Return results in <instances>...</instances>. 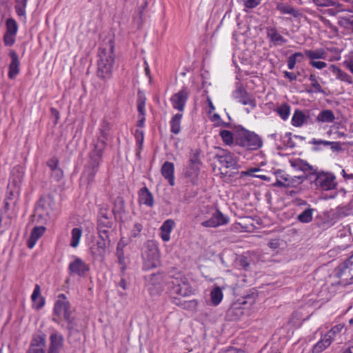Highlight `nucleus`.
<instances>
[{
	"label": "nucleus",
	"mask_w": 353,
	"mask_h": 353,
	"mask_svg": "<svg viewBox=\"0 0 353 353\" xmlns=\"http://www.w3.org/2000/svg\"><path fill=\"white\" fill-rule=\"evenodd\" d=\"M305 53L308 58L312 59V61H313V59H325L326 58V52L323 48L316 49L315 50H305Z\"/></svg>",
	"instance_id": "36"
},
{
	"label": "nucleus",
	"mask_w": 353,
	"mask_h": 353,
	"mask_svg": "<svg viewBox=\"0 0 353 353\" xmlns=\"http://www.w3.org/2000/svg\"><path fill=\"white\" fill-rule=\"evenodd\" d=\"M223 142L227 145L235 144V134L227 130H222L219 132Z\"/></svg>",
	"instance_id": "34"
},
{
	"label": "nucleus",
	"mask_w": 353,
	"mask_h": 353,
	"mask_svg": "<svg viewBox=\"0 0 353 353\" xmlns=\"http://www.w3.org/2000/svg\"><path fill=\"white\" fill-rule=\"evenodd\" d=\"M14 35L15 34H12L9 32H6L4 35V43L6 46H11L14 43Z\"/></svg>",
	"instance_id": "54"
},
{
	"label": "nucleus",
	"mask_w": 353,
	"mask_h": 353,
	"mask_svg": "<svg viewBox=\"0 0 353 353\" xmlns=\"http://www.w3.org/2000/svg\"><path fill=\"white\" fill-rule=\"evenodd\" d=\"M110 218L111 219V213L106 209L102 208L99 211V218Z\"/></svg>",
	"instance_id": "59"
},
{
	"label": "nucleus",
	"mask_w": 353,
	"mask_h": 353,
	"mask_svg": "<svg viewBox=\"0 0 353 353\" xmlns=\"http://www.w3.org/2000/svg\"><path fill=\"white\" fill-rule=\"evenodd\" d=\"M9 56L11 58V62L9 65L8 77L12 79L19 72V60L17 52L14 50L10 52Z\"/></svg>",
	"instance_id": "18"
},
{
	"label": "nucleus",
	"mask_w": 353,
	"mask_h": 353,
	"mask_svg": "<svg viewBox=\"0 0 353 353\" xmlns=\"http://www.w3.org/2000/svg\"><path fill=\"white\" fill-rule=\"evenodd\" d=\"M31 299L33 303L34 307L37 310H39L43 307L45 304V299L41 295V288L39 285H35L34 291L31 296Z\"/></svg>",
	"instance_id": "23"
},
{
	"label": "nucleus",
	"mask_w": 353,
	"mask_h": 353,
	"mask_svg": "<svg viewBox=\"0 0 353 353\" xmlns=\"http://www.w3.org/2000/svg\"><path fill=\"white\" fill-rule=\"evenodd\" d=\"M28 0H15L14 8L17 15L20 17L26 19V6Z\"/></svg>",
	"instance_id": "35"
},
{
	"label": "nucleus",
	"mask_w": 353,
	"mask_h": 353,
	"mask_svg": "<svg viewBox=\"0 0 353 353\" xmlns=\"http://www.w3.org/2000/svg\"><path fill=\"white\" fill-rule=\"evenodd\" d=\"M235 145L247 150H256L262 146L263 141L254 132L241 128L235 134Z\"/></svg>",
	"instance_id": "4"
},
{
	"label": "nucleus",
	"mask_w": 353,
	"mask_h": 353,
	"mask_svg": "<svg viewBox=\"0 0 353 353\" xmlns=\"http://www.w3.org/2000/svg\"><path fill=\"white\" fill-rule=\"evenodd\" d=\"M82 235V230L79 228H74L71 232V241L70 246L77 248L79 245V241Z\"/></svg>",
	"instance_id": "37"
},
{
	"label": "nucleus",
	"mask_w": 353,
	"mask_h": 353,
	"mask_svg": "<svg viewBox=\"0 0 353 353\" xmlns=\"http://www.w3.org/2000/svg\"><path fill=\"white\" fill-rule=\"evenodd\" d=\"M310 65H312L313 67L317 68V69H323L324 68L326 67L327 65V63L324 61H310Z\"/></svg>",
	"instance_id": "57"
},
{
	"label": "nucleus",
	"mask_w": 353,
	"mask_h": 353,
	"mask_svg": "<svg viewBox=\"0 0 353 353\" xmlns=\"http://www.w3.org/2000/svg\"><path fill=\"white\" fill-rule=\"evenodd\" d=\"M275 174L276 177L275 185L279 187L293 186L294 183H299L305 178L304 176L291 177L283 170L276 171Z\"/></svg>",
	"instance_id": "10"
},
{
	"label": "nucleus",
	"mask_w": 353,
	"mask_h": 353,
	"mask_svg": "<svg viewBox=\"0 0 353 353\" xmlns=\"http://www.w3.org/2000/svg\"><path fill=\"white\" fill-rule=\"evenodd\" d=\"M169 278H165L163 274H152L145 276L146 286L151 295L161 294L164 290L165 282L168 283Z\"/></svg>",
	"instance_id": "9"
},
{
	"label": "nucleus",
	"mask_w": 353,
	"mask_h": 353,
	"mask_svg": "<svg viewBox=\"0 0 353 353\" xmlns=\"http://www.w3.org/2000/svg\"><path fill=\"white\" fill-rule=\"evenodd\" d=\"M284 77L289 79L290 81H295L297 79V75L288 71L284 72Z\"/></svg>",
	"instance_id": "62"
},
{
	"label": "nucleus",
	"mask_w": 353,
	"mask_h": 353,
	"mask_svg": "<svg viewBox=\"0 0 353 353\" xmlns=\"http://www.w3.org/2000/svg\"><path fill=\"white\" fill-rule=\"evenodd\" d=\"M229 219L225 216L219 210H216L212 213L210 219L203 221L201 225L205 228H216L228 223Z\"/></svg>",
	"instance_id": "13"
},
{
	"label": "nucleus",
	"mask_w": 353,
	"mask_h": 353,
	"mask_svg": "<svg viewBox=\"0 0 353 353\" xmlns=\"http://www.w3.org/2000/svg\"><path fill=\"white\" fill-rule=\"evenodd\" d=\"M174 164L169 161H165L161 168V174L168 181L171 186H174Z\"/></svg>",
	"instance_id": "19"
},
{
	"label": "nucleus",
	"mask_w": 353,
	"mask_h": 353,
	"mask_svg": "<svg viewBox=\"0 0 353 353\" xmlns=\"http://www.w3.org/2000/svg\"><path fill=\"white\" fill-rule=\"evenodd\" d=\"M45 231L46 228L43 226L34 228L27 243L28 247L32 249L36 244L37 240L43 234Z\"/></svg>",
	"instance_id": "24"
},
{
	"label": "nucleus",
	"mask_w": 353,
	"mask_h": 353,
	"mask_svg": "<svg viewBox=\"0 0 353 353\" xmlns=\"http://www.w3.org/2000/svg\"><path fill=\"white\" fill-rule=\"evenodd\" d=\"M68 270L70 274L83 276L85 273L89 271L90 268L89 265L82 259L76 257L75 259L69 264Z\"/></svg>",
	"instance_id": "14"
},
{
	"label": "nucleus",
	"mask_w": 353,
	"mask_h": 353,
	"mask_svg": "<svg viewBox=\"0 0 353 353\" xmlns=\"http://www.w3.org/2000/svg\"><path fill=\"white\" fill-rule=\"evenodd\" d=\"M143 269L148 270L157 268L160 263L159 249L153 241H148L142 252Z\"/></svg>",
	"instance_id": "6"
},
{
	"label": "nucleus",
	"mask_w": 353,
	"mask_h": 353,
	"mask_svg": "<svg viewBox=\"0 0 353 353\" xmlns=\"http://www.w3.org/2000/svg\"><path fill=\"white\" fill-rule=\"evenodd\" d=\"M335 3H336V5H330V8H329L327 10V12L330 15L334 16L337 13L345 10V8H343L342 7L341 4H340L336 0H335Z\"/></svg>",
	"instance_id": "47"
},
{
	"label": "nucleus",
	"mask_w": 353,
	"mask_h": 353,
	"mask_svg": "<svg viewBox=\"0 0 353 353\" xmlns=\"http://www.w3.org/2000/svg\"><path fill=\"white\" fill-rule=\"evenodd\" d=\"M312 143L314 145H337L338 142H331L328 141H324V140H316L315 139H313Z\"/></svg>",
	"instance_id": "56"
},
{
	"label": "nucleus",
	"mask_w": 353,
	"mask_h": 353,
	"mask_svg": "<svg viewBox=\"0 0 353 353\" xmlns=\"http://www.w3.org/2000/svg\"><path fill=\"white\" fill-rule=\"evenodd\" d=\"M200 170L199 165L189 164L186 168L185 174L188 177H194L199 174Z\"/></svg>",
	"instance_id": "44"
},
{
	"label": "nucleus",
	"mask_w": 353,
	"mask_h": 353,
	"mask_svg": "<svg viewBox=\"0 0 353 353\" xmlns=\"http://www.w3.org/2000/svg\"><path fill=\"white\" fill-rule=\"evenodd\" d=\"M7 31L6 32L15 34L17 31V25L16 21L14 19H9L6 22Z\"/></svg>",
	"instance_id": "49"
},
{
	"label": "nucleus",
	"mask_w": 353,
	"mask_h": 353,
	"mask_svg": "<svg viewBox=\"0 0 353 353\" xmlns=\"http://www.w3.org/2000/svg\"><path fill=\"white\" fill-rule=\"evenodd\" d=\"M307 119V117L303 111L296 110L292 118V124L295 127H301L306 123Z\"/></svg>",
	"instance_id": "28"
},
{
	"label": "nucleus",
	"mask_w": 353,
	"mask_h": 353,
	"mask_svg": "<svg viewBox=\"0 0 353 353\" xmlns=\"http://www.w3.org/2000/svg\"><path fill=\"white\" fill-rule=\"evenodd\" d=\"M139 196L140 203L150 208L154 205V198L152 194L150 192L148 188L143 187L141 188L139 192Z\"/></svg>",
	"instance_id": "21"
},
{
	"label": "nucleus",
	"mask_w": 353,
	"mask_h": 353,
	"mask_svg": "<svg viewBox=\"0 0 353 353\" xmlns=\"http://www.w3.org/2000/svg\"><path fill=\"white\" fill-rule=\"evenodd\" d=\"M343 324H338L334 326L329 332H327L325 335L327 336L331 341H333L334 337L336 334H339L343 328Z\"/></svg>",
	"instance_id": "46"
},
{
	"label": "nucleus",
	"mask_w": 353,
	"mask_h": 353,
	"mask_svg": "<svg viewBox=\"0 0 353 353\" xmlns=\"http://www.w3.org/2000/svg\"><path fill=\"white\" fill-rule=\"evenodd\" d=\"M99 238H103L106 239H111V236L113 232L112 228H101L97 227Z\"/></svg>",
	"instance_id": "43"
},
{
	"label": "nucleus",
	"mask_w": 353,
	"mask_h": 353,
	"mask_svg": "<svg viewBox=\"0 0 353 353\" xmlns=\"http://www.w3.org/2000/svg\"><path fill=\"white\" fill-rule=\"evenodd\" d=\"M338 24L341 27L350 30L353 32V15L339 17Z\"/></svg>",
	"instance_id": "33"
},
{
	"label": "nucleus",
	"mask_w": 353,
	"mask_h": 353,
	"mask_svg": "<svg viewBox=\"0 0 353 353\" xmlns=\"http://www.w3.org/2000/svg\"><path fill=\"white\" fill-rule=\"evenodd\" d=\"M172 280L168 281L171 291L173 294L182 296H187L192 293V289L190 285L188 279L181 273L174 276H169Z\"/></svg>",
	"instance_id": "7"
},
{
	"label": "nucleus",
	"mask_w": 353,
	"mask_h": 353,
	"mask_svg": "<svg viewBox=\"0 0 353 353\" xmlns=\"http://www.w3.org/2000/svg\"><path fill=\"white\" fill-rule=\"evenodd\" d=\"M174 225V221L172 219H168L163 222L160 228L161 237L163 241L167 242L170 239V234Z\"/></svg>",
	"instance_id": "22"
},
{
	"label": "nucleus",
	"mask_w": 353,
	"mask_h": 353,
	"mask_svg": "<svg viewBox=\"0 0 353 353\" xmlns=\"http://www.w3.org/2000/svg\"><path fill=\"white\" fill-rule=\"evenodd\" d=\"M312 209L308 208L305 210L302 213H301L298 219L301 223H309L312 220Z\"/></svg>",
	"instance_id": "42"
},
{
	"label": "nucleus",
	"mask_w": 353,
	"mask_h": 353,
	"mask_svg": "<svg viewBox=\"0 0 353 353\" xmlns=\"http://www.w3.org/2000/svg\"><path fill=\"white\" fill-rule=\"evenodd\" d=\"M219 353H244L243 351L239 350L234 347H230L225 350L221 351Z\"/></svg>",
	"instance_id": "63"
},
{
	"label": "nucleus",
	"mask_w": 353,
	"mask_h": 353,
	"mask_svg": "<svg viewBox=\"0 0 353 353\" xmlns=\"http://www.w3.org/2000/svg\"><path fill=\"white\" fill-rule=\"evenodd\" d=\"M111 245V239L99 238L95 245L91 248V253L96 259L103 260L107 249Z\"/></svg>",
	"instance_id": "12"
},
{
	"label": "nucleus",
	"mask_w": 353,
	"mask_h": 353,
	"mask_svg": "<svg viewBox=\"0 0 353 353\" xmlns=\"http://www.w3.org/2000/svg\"><path fill=\"white\" fill-rule=\"evenodd\" d=\"M339 272L337 274L339 277L350 276L353 279V254L339 267Z\"/></svg>",
	"instance_id": "20"
},
{
	"label": "nucleus",
	"mask_w": 353,
	"mask_h": 353,
	"mask_svg": "<svg viewBox=\"0 0 353 353\" xmlns=\"http://www.w3.org/2000/svg\"><path fill=\"white\" fill-rule=\"evenodd\" d=\"M113 50L114 43L112 40L108 41L105 47L99 49L97 75L103 81H107L112 77L114 63Z\"/></svg>",
	"instance_id": "2"
},
{
	"label": "nucleus",
	"mask_w": 353,
	"mask_h": 353,
	"mask_svg": "<svg viewBox=\"0 0 353 353\" xmlns=\"http://www.w3.org/2000/svg\"><path fill=\"white\" fill-rule=\"evenodd\" d=\"M291 166L294 168L295 170H301L303 172H308L310 174L314 172L316 169L314 168L312 165L308 164L306 161H304L301 159H296L294 161H290Z\"/></svg>",
	"instance_id": "25"
},
{
	"label": "nucleus",
	"mask_w": 353,
	"mask_h": 353,
	"mask_svg": "<svg viewBox=\"0 0 353 353\" xmlns=\"http://www.w3.org/2000/svg\"><path fill=\"white\" fill-rule=\"evenodd\" d=\"M117 256L118 259V263L121 265V274L123 276L127 268V263L124 256L123 250L117 248Z\"/></svg>",
	"instance_id": "40"
},
{
	"label": "nucleus",
	"mask_w": 353,
	"mask_h": 353,
	"mask_svg": "<svg viewBox=\"0 0 353 353\" xmlns=\"http://www.w3.org/2000/svg\"><path fill=\"white\" fill-rule=\"evenodd\" d=\"M309 80L311 81L310 88L307 89V92L309 94L312 93H322L325 94L324 90L321 86L320 83L316 79V77L314 74H310L309 77Z\"/></svg>",
	"instance_id": "30"
},
{
	"label": "nucleus",
	"mask_w": 353,
	"mask_h": 353,
	"mask_svg": "<svg viewBox=\"0 0 353 353\" xmlns=\"http://www.w3.org/2000/svg\"><path fill=\"white\" fill-rule=\"evenodd\" d=\"M267 37L274 46H281L287 42V40L281 35L275 27L266 28Z\"/></svg>",
	"instance_id": "17"
},
{
	"label": "nucleus",
	"mask_w": 353,
	"mask_h": 353,
	"mask_svg": "<svg viewBox=\"0 0 353 353\" xmlns=\"http://www.w3.org/2000/svg\"><path fill=\"white\" fill-rule=\"evenodd\" d=\"M239 102L243 105H249L252 108H254L256 106L255 99L250 97L245 92L241 97Z\"/></svg>",
	"instance_id": "45"
},
{
	"label": "nucleus",
	"mask_w": 353,
	"mask_h": 353,
	"mask_svg": "<svg viewBox=\"0 0 353 353\" xmlns=\"http://www.w3.org/2000/svg\"><path fill=\"white\" fill-rule=\"evenodd\" d=\"M240 2L247 8H254L259 6L261 0H239Z\"/></svg>",
	"instance_id": "50"
},
{
	"label": "nucleus",
	"mask_w": 353,
	"mask_h": 353,
	"mask_svg": "<svg viewBox=\"0 0 353 353\" xmlns=\"http://www.w3.org/2000/svg\"><path fill=\"white\" fill-rule=\"evenodd\" d=\"M236 263L239 267L245 270H248L250 265L248 259L244 256H240L236 261Z\"/></svg>",
	"instance_id": "48"
},
{
	"label": "nucleus",
	"mask_w": 353,
	"mask_h": 353,
	"mask_svg": "<svg viewBox=\"0 0 353 353\" xmlns=\"http://www.w3.org/2000/svg\"><path fill=\"white\" fill-rule=\"evenodd\" d=\"M183 117L182 113H177L174 115L170 123V130L174 134H178L181 131V121Z\"/></svg>",
	"instance_id": "29"
},
{
	"label": "nucleus",
	"mask_w": 353,
	"mask_h": 353,
	"mask_svg": "<svg viewBox=\"0 0 353 353\" xmlns=\"http://www.w3.org/2000/svg\"><path fill=\"white\" fill-rule=\"evenodd\" d=\"M330 68L332 72L336 74L338 79L345 81L349 84H352L353 83L352 77L335 65H332Z\"/></svg>",
	"instance_id": "27"
},
{
	"label": "nucleus",
	"mask_w": 353,
	"mask_h": 353,
	"mask_svg": "<svg viewBox=\"0 0 353 353\" xmlns=\"http://www.w3.org/2000/svg\"><path fill=\"white\" fill-rule=\"evenodd\" d=\"M48 166L50 168L51 170L58 168L59 160L56 157H52L48 160L47 163Z\"/></svg>",
	"instance_id": "55"
},
{
	"label": "nucleus",
	"mask_w": 353,
	"mask_h": 353,
	"mask_svg": "<svg viewBox=\"0 0 353 353\" xmlns=\"http://www.w3.org/2000/svg\"><path fill=\"white\" fill-rule=\"evenodd\" d=\"M332 341H331L327 336L324 335V336L317 342L313 347V352L314 353H321L327 347H328Z\"/></svg>",
	"instance_id": "31"
},
{
	"label": "nucleus",
	"mask_w": 353,
	"mask_h": 353,
	"mask_svg": "<svg viewBox=\"0 0 353 353\" xmlns=\"http://www.w3.org/2000/svg\"><path fill=\"white\" fill-rule=\"evenodd\" d=\"M189 95L188 89L186 87H183L181 90L172 96L170 101L172 107L180 112H183Z\"/></svg>",
	"instance_id": "11"
},
{
	"label": "nucleus",
	"mask_w": 353,
	"mask_h": 353,
	"mask_svg": "<svg viewBox=\"0 0 353 353\" xmlns=\"http://www.w3.org/2000/svg\"><path fill=\"white\" fill-rule=\"evenodd\" d=\"M54 314L58 319L63 318L68 323V329L70 331L76 329L77 324L74 318L72 316L70 303L63 294H59L55 302Z\"/></svg>",
	"instance_id": "5"
},
{
	"label": "nucleus",
	"mask_w": 353,
	"mask_h": 353,
	"mask_svg": "<svg viewBox=\"0 0 353 353\" xmlns=\"http://www.w3.org/2000/svg\"><path fill=\"white\" fill-rule=\"evenodd\" d=\"M214 159L219 165L221 177H234L239 174V159L230 152L222 150L220 153L214 156Z\"/></svg>",
	"instance_id": "3"
},
{
	"label": "nucleus",
	"mask_w": 353,
	"mask_h": 353,
	"mask_svg": "<svg viewBox=\"0 0 353 353\" xmlns=\"http://www.w3.org/2000/svg\"><path fill=\"white\" fill-rule=\"evenodd\" d=\"M303 59V54L301 52H295L288 59V67L290 70L294 68L296 62H301Z\"/></svg>",
	"instance_id": "38"
},
{
	"label": "nucleus",
	"mask_w": 353,
	"mask_h": 353,
	"mask_svg": "<svg viewBox=\"0 0 353 353\" xmlns=\"http://www.w3.org/2000/svg\"><path fill=\"white\" fill-rule=\"evenodd\" d=\"M317 6L330 7V5H336L335 0H313Z\"/></svg>",
	"instance_id": "52"
},
{
	"label": "nucleus",
	"mask_w": 353,
	"mask_h": 353,
	"mask_svg": "<svg viewBox=\"0 0 353 353\" xmlns=\"http://www.w3.org/2000/svg\"><path fill=\"white\" fill-rule=\"evenodd\" d=\"M144 106H145V101L142 99H139L137 103L138 111L141 114H144Z\"/></svg>",
	"instance_id": "61"
},
{
	"label": "nucleus",
	"mask_w": 353,
	"mask_h": 353,
	"mask_svg": "<svg viewBox=\"0 0 353 353\" xmlns=\"http://www.w3.org/2000/svg\"><path fill=\"white\" fill-rule=\"evenodd\" d=\"M46 335L44 334L34 336L28 351V353H45Z\"/></svg>",
	"instance_id": "16"
},
{
	"label": "nucleus",
	"mask_w": 353,
	"mask_h": 353,
	"mask_svg": "<svg viewBox=\"0 0 353 353\" xmlns=\"http://www.w3.org/2000/svg\"><path fill=\"white\" fill-rule=\"evenodd\" d=\"M64 338L61 334L53 332L50 336V345L47 353H59L63 347Z\"/></svg>",
	"instance_id": "15"
},
{
	"label": "nucleus",
	"mask_w": 353,
	"mask_h": 353,
	"mask_svg": "<svg viewBox=\"0 0 353 353\" xmlns=\"http://www.w3.org/2000/svg\"><path fill=\"white\" fill-rule=\"evenodd\" d=\"M319 123H333L336 119L335 115L331 110H323L316 117Z\"/></svg>",
	"instance_id": "26"
},
{
	"label": "nucleus",
	"mask_w": 353,
	"mask_h": 353,
	"mask_svg": "<svg viewBox=\"0 0 353 353\" xmlns=\"http://www.w3.org/2000/svg\"><path fill=\"white\" fill-rule=\"evenodd\" d=\"M106 132L101 131V136L93 143V148L89 153L88 159L84 166L81 180L87 185L94 182L99 165L102 161L103 152L106 147Z\"/></svg>",
	"instance_id": "1"
},
{
	"label": "nucleus",
	"mask_w": 353,
	"mask_h": 353,
	"mask_svg": "<svg viewBox=\"0 0 353 353\" xmlns=\"http://www.w3.org/2000/svg\"><path fill=\"white\" fill-rule=\"evenodd\" d=\"M316 176L314 179L315 185L323 191L332 190L336 188L337 182L334 174L328 172L319 171L316 169L312 172Z\"/></svg>",
	"instance_id": "8"
},
{
	"label": "nucleus",
	"mask_w": 353,
	"mask_h": 353,
	"mask_svg": "<svg viewBox=\"0 0 353 353\" xmlns=\"http://www.w3.org/2000/svg\"><path fill=\"white\" fill-rule=\"evenodd\" d=\"M51 177L57 181H59L63 176V170L60 168L51 170Z\"/></svg>",
	"instance_id": "53"
},
{
	"label": "nucleus",
	"mask_w": 353,
	"mask_h": 353,
	"mask_svg": "<svg viewBox=\"0 0 353 353\" xmlns=\"http://www.w3.org/2000/svg\"><path fill=\"white\" fill-rule=\"evenodd\" d=\"M201 163L199 159V157L194 154V157H192L190 159V163L189 164H191V165H199Z\"/></svg>",
	"instance_id": "64"
},
{
	"label": "nucleus",
	"mask_w": 353,
	"mask_h": 353,
	"mask_svg": "<svg viewBox=\"0 0 353 353\" xmlns=\"http://www.w3.org/2000/svg\"><path fill=\"white\" fill-rule=\"evenodd\" d=\"M113 222L110 218H98V226L101 228H112Z\"/></svg>",
	"instance_id": "51"
},
{
	"label": "nucleus",
	"mask_w": 353,
	"mask_h": 353,
	"mask_svg": "<svg viewBox=\"0 0 353 353\" xmlns=\"http://www.w3.org/2000/svg\"><path fill=\"white\" fill-rule=\"evenodd\" d=\"M343 65L353 74V57L344 61Z\"/></svg>",
	"instance_id": "58"
},
{
	"label": "nucleus",
	"mask_w": 353,
	"mask_h": 353,
	"mask_svg": "<svg viewBox=\"0 0 353 353\" xmlns=\"http://www.w3.org/2000/svg\"><path fill=\"white\" fill-rule=\"evenodd\" d=\"M276 8L282 14H289L294 17H296L298 14V11L294 8L282 3H277Z\"/></svg>",
	"instance_id": "39"
},
{
	"label": "nucleus",
	"mask_w": 353,
	"mask_h": 353,
	"mask_svg": "<svg viewBox=\"0 0 353 353\" xmlns=\"http://www.w3.org/2000/svg\"><path fill=\"white\" fill-rule=\"evenodd\" d=\"M276 112L282 119L286 120L290 113V106L288 103L282 104L277 108Z\"/></svg>",
	"instance_id": "41"
},
{
	"label": "nucleus",
	"mask_w": 353,
	"mask_h": 353,
	"mask_svg": "<svg viewBox=\"0 0 353 353\" xmlns=\"http://www.w3.org/2000/svg\"><path fill=\"white\" fill-rule=\"evenodd\" d=\"M223 292L220 287H214L210 292V299L212 304L214 306H217L223 299Z\"/></svg>",
	"instance_id": "32"
},
{
	"label": "nucleus",
	"mask_w": 353,
	"mask_h": 353,
	"mask_svg": "<svg viewBox=\"0 0 353 353\" xmlns=\"http://www.w3.org/2000/svg\"><path fill=\"white\" fill-rule=\"evenodd\" d=\"M142 230V225L141 224L137 223L134 225V228L132 229V235L134 236H137Z\"/></svg>",
	"instance_id": "60"
}]
</instances>
